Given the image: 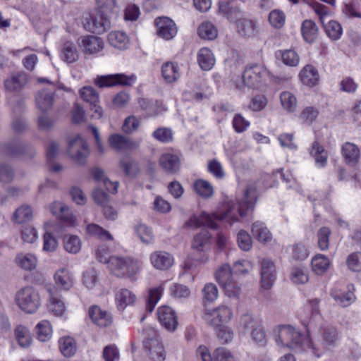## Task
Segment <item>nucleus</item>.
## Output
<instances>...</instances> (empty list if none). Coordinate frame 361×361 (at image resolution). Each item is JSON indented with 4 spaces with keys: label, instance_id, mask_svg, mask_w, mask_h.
Segmentation results:
<instances>
[{
    "label": "nucleus",
    "instance_id": "1",
    "mask_svg": "<svg viewBox=\"0 0 361 361\" xmlns=\"http://www.w3.org/2000/svg\"><path fill=\"white\" fill-rule=\"evenodd\" d=\"M256 202V187L250 184L247 186L243 197L237 204L233 202H228L225 206L224 211L221 214L210 215L202 212L199 216L192 215L185 223V226L190 228L205 226L212 229H216V221H225L232 224L238 221L239 216H244L247 214V211L252 210Z\"/></svg>",
    "mask_w": 361,
    "mask_h": 361
},
{
    "label": "nucleus",
    "instance_id": "2",
    "mask_svg": "<svg viewBox=\"0 0 361 361\" xmlns=\"http://www.w3.org/2000/svg\"><path fill=\"white\" fill-rule=\"evenodd\" d=\"M274 338L281 348L306 350L314 349L312 341L291 325H279L274 329Z\"/></svg>",
    "mask_w": 361,
    "mask_h": 361
},
{
    "label": "nucleus",
    "instance_id": "3",
    "mask_svg": "<svg viewBox=\"0 0 361 361\" xmlns=\"http://www.w3.org/2000/svg\"><path fill=\"white\" fill-rule=\"evenodd\" d=\"M141 262L130 257L111 256L109 259V269L117 277L135 281L141 269Z\"/></svg>",
    "mask_w": 361,
    "mask_h": 361
},
{
    "label": "nucleus",
    "instance_id": "4",
    "mask_svg": "<svg viewBox=\"0 0 361 361\" xmlns=\"http://www.w3.org/2000/svg\"><path fill=\"white\" fill-rule=\"evenodd\" d=\"M15 302L24 312L33 314L41 306V298L38 290L32 286L20 288L15 295Z\"/></svg>",
    "mask_w": 361,
    "mask_h": 361
},
{
    "label": "nucleus",
    "instance_id": "5",
    "mask_svg": "<svg viewBox=\"0 0 361 361\" xmlns=\"http://www.w3.org/2000/svg\"><path fill=\"white\" fill-rule=\"evenodd\" d=\"M145 338L143 341L144 348L154 361H164L166 352L157 331L148 326L143 330Z\"/></svg>",
    "mask_w": 361,
    "mask_h": 361
},
{
    "label": "nucleus",
    "instance_id": "6",
    "mask_svg": "<svg viewBox=\"0 0 361 361\" xmlns=\"http://www.w3.org/2000/svg\"><path fill=\"white\" fill-rule=\"evenodd\" d=\"M268 70L261 65L247 66L243 75V81L248 87L260 89L265 86L269 78Z\"/></svg>",
    "mask_w": 361,
    "mask_h": 361
},
{
    "label": "nucleus",
    "instance_id": "7",
    "mask_svg": "<svg viewBox=\"0 0 361 361\" xmlns=\"http://www.w3.org/2000/svg\"><path fill=\"white\" fill-rule=\"evenodd\" d=\"M82 26L92 33H104L111 27L110 16L99 10L94 15L86 14L83 17Z\"/></svg>",
    "mask_w": 361,
    "mask_h": 361
},
{
    "label": "nucleus",
    "instance_id": "8",
    "mask_svg": "<svg viewBox=\"0 0 361 361\" xmlns=\"http://www.w3.org/2000/svg\"><path fill=\"white\" fill-rule=\"evenodd\" d=\"M233 317V312L231 307L222 304L204 312L203 319L211 326L227 324Z\"/></svg>",
    "mask_w": 361,
    "mask_h": 361
},
{
    "label": "nucleus",
    "instance_id": "9",
    "mask_svg": "<svg viewBox=\"0 0 361 361\" xmlns=\"http://www.w3.org/2000/svg\"><path fill=\"white\" fill-rule=\"evenodd\" d=\"M67 151L70 157L78 164H84L90 154L87 142L79 135L68 138Z\"/></svg>",
    "mask_w": 361,
    "mask_h": 361
},
{
    "label": "nucleus",
    "instance_id": "10",
    "mask_svg": "<svg viewBox=\"0 0 361 361\" xmlns=\"http://www.w3.org/2000/svg\"><path fill=\"white\" fill-rule=\"evenodd\" d=\"M136 75H130L123 73L110 74L97 76L94 79V84L100 87H110L116 85L131 86L136 81Z\"/></svg>",
    "mask_w": 361,
    "mask_h": 361
},
{
    "label": "nucleus",
    "instance_id": "11",
    "mask_svg": "<svg viewBox=\"0 0 361 361\" xmlns=\"http://www.w3.org/2000/svg\"><path fill=\"white\" fill-rule=\"evenodd\" d=\"M320 300L318 298L310 299L307 301L306 308L310 311L311 317L310 319L303 318L301 316L302 324L307 328V331L310 333L317 328L319 324L323 322V319L319 310Z\"/></svg>",
    "mask_w": 361,
    "mask_h": 361
},
{
    "label": "nucleus",
    "instance_id": "12",
    "mask_svg": "<svg viewBox=\"0 0 361 361\" xmlns=\"http://www.w3.org/2000/svg\"><path fill=\"white\" fill-rule=\"evenodd\" d=\"M157 35L164 40L173 39L178 32L174 21L168 17H158L154 20Z\"/></svg>",
    "mask_w": 361,
    "mask_h": 361
},
{
    "label": "nucleus",
    "instance_id": "13",
    "mask_svg": "<svg viewBox=\"0 0 361 361\" xmlns=\"http://www.w3.org/2000/svg\"><path fill=\"white\" fill-rule=\"evenodd\" d=\"M211 235L207 231H202L194 236L192 241V249L199 253L201 256L197 259L200 262H206L209 257L207 252L209 250Z\"/></svg>",
    "mask_w": 361,
    "mask_h": 361
},
{
    "label": "nucleus",
    "instance_id": "14",
    "mask_svg": "<svg viewBox=\"0 0 361 361\" xmlns=\"http://www.w3.org/2000/svg\"><path fill=\"white\" fill-rule=\"evenodd\" d=\"M47 291L49 295L47 304L49 312L56 317L63 316L66 311V307L61 295L55 288L48 287Z\"/></svg>",
    "mask_w": 361,
    "mask_h": 361
},
{
    "label": "nucleus",
    "instance_id": "15",
    "mask_svg": "<svg viewBox=\"0 0 361 361\" xmlns=\"http://www.w3.org/2000/svg\"><path fill=\"white\" fill-rule=\"evenodd\" d=\"M108 141L109 146L117 152L133 151L139 147V145L130 138L118 133L111 135Z\"/></svg>",
    "mask_w": 361,
    "mask_h": 361
},
{
    "label": "nucleus",
    "instance_id": "16",
    "mask_svg": "<svg viewBox=\"0 0 361 361\" xmlns=\"http://www.w3.org/2000/svg\"><path fill=\"white\" fill-rule=\"evenodd\" d=\"M88 314L92 323L100 328L109 327L113 323L111 314L97 305L91 306Z\"/></svg>",
    "mask_w": 361,
    "mask_h": 361
},
{
    "label": "nucleus",
    "instance_id": "17",
    "mask_svg": "<svg viewBox=\"0 0 361 361\" xmlns=\"http://www.w3.org/2000/svg\"><path fill=\"white\" fill-rule=\"evenodd\" d=\"M157 316L161 324L169 331H174L178 324L175 311L170 307L164 305L159 307Z\"/></svg>",
    "mask_w": 361,
    "mask_h": 361
},
{
    "label": "nucleus",
    "instance_id": "18",
    "mask_svg": "<svg viewBox=\"0 0 361 361\" xmlns=\"http://www.w3.org/2000/svg\"><path fill=\"white\" fill-rule=\"evenodd\" d=\"M276 279V269L274 262L269 259L261 262V283L264 289H270Z\"/></svg>",
    "mask_w": 361,
    "mask_h": 361
},
{
    "label": "nucleus",
    "instance_id": "19",
    "mask_svg": "<svg viewBox=\"0 0 361 361\" xmlns=\"http://www.w3.org/2000/svg\"><path fill=\"white\" fill-rule=\"evenodd\" d=\"M59 54L61 59L68 64L76 62L80 57V52L77 46L70 40L61 43L59 48Z\"/></svg>",
    "mask_w": 361,
    "mask_h": 361
},
{
    "label": "nucleus",
    "instance_id": "20",
    "mask_svg": "<svg viewBox=\"0 0 361 361\" xmlns=\"http://www.w3.org/2000/svg\"><path fill=\"white\" fill-rule=\"evenodd\" d=\"M152 265L159 270H167L173 264V257L165 251H155L149 256Z\"/></svg>",
    "mask_w": 361,
    "mask_h": 361
},
{
    "label": "nucleus",
    "instance_id": "21",
    "mask_svg": "<svg viewBox=\"0 0 361 361\" xmlns=\"http://www.w3.org/2000/svg\"><path fill=\"white\" fill-rule=\"evenodd\" d=\"M354 290V286L353 284H349L347 286L346 290L335 289L331 291V295L338 305L342 307H348L355 300Z\"/></svg>",
    "mask_w": 361,
    "mask_h": 361
},
{
    "label": "nucleus",
    "instance_id": "22",
    "mask_svg": "<svg viewBox=\"0 0 361 361\" xmlns=\"http://www.w3.org/2000/svg\"><path fill=\"white\" fill-rule=\"evenodd\" d=\"M27 81V75L24 72H18L12 74L5 80L4 87L7 91L18 92L25 86Z\"/></svg>",
    "mask_w": 361,
    "mask_h": 361
},
{
    "label": "nucleus",
    "instance_id": "23",
    "mask_svg": "<svg viewBox=\"0 0 361 361\" xmlns=\"http://www.w3.org/2000/svg\"><path fill=\"white\" fill-rule=\"evenodd\" d=\"M341 154L344 157L345 163L349 166H355L360 161V149L352 142H346L342 145Z\"/></svg>",
    "mask_w": 361,
    "mask_h": 361
},
{
    "label": "nucleus",
    "instance_id": "24",
    "mask_svg": "<svg viewBox=\"0 0 361 361\" xmlns=\"http://www.w3.org/2000/svg\"><path fill=\"white\" fill-rule=\"evenodd\" d=\"M159 164L163 170L170 174L177 173L180 167L179 157L173 154L166 153L159 157Z\"/></svg>",
    "mask_w": 361,
    "mask_h": 361
},
{
    "label": "nucleus",
    "instance_id": "25",
    "mask_svg": "<svg viewBox=\"0 0 361 361\" xmlns=\"http://www.w3.org/2000/svg\"><path fill=\"white\" fill-rule=\"evenodd\" d=\"M80 45L85 54H95L103 49L104 42L99 37L85 36L82 38Z\"/></svg>",
    "mask_w": 361,
    "mask_h": 361
},
{
    "label": "nucleus",
    "instance_id": "26",
    "mask_svg": "<svg viewBox=\"0 0 361 361\" xmlns=\"http://www.w3.org/2000/svg\"><path fill=\"white\" fill-rule=\"evenodd\" d=\"M55 283L64 290H69L74 284L73 277L66 268L59 269L54 275Z\"/></svg>",
    "mask_w": 361,
    "mask_h": 361
},
{
    "label": "nucleus",
    "instance_id": "27",
    "mask_svg": "<svg viewBox=\"0 0 361 361\" xmlns=\"http://www.w3.org/2000/svg\"><path fill=\"white\" fill-rule=\"evenodd\" d=\"M299 78L305 85L313 87L316 85L319 80L318 71L312 65H306L300 71Z\"/></svg>",
    "mask_w": 361,
    "mask_h": 361
},
{
    "label": "nucleus",
    "instance_id": "28",
    "mask_svg": "<svg viewBox=\"0 0 361 361\" xmlns=\"http://www.w3.org/2000/svg\"><path fill=\"white\" fill-rule=\"evenodd\" d=\"M161 76L166 83L176 82L180 76V68L176 63L166 62L161 66Z\"/></svg>",
    "mask_w": 361,
    "mask_h": 361
},
{
    "label": "nucleus",
    "instance_id": "29",
    "mask_svg": "<svg viewBox=\"0 0 361 361\" xmlns=\"http://www.w3.org/2000/svg\"><path fill=\"white\" fill-rule=\"evenodd\" d=\"M109 44L115 49L125 50L129 47L130 39L124 32L113 31L108 35Z\"/></svg>",
    "mask_w": 361,
    "mask_h": 361
},
{
    "label": "nucleus",
    "instance_id": "30",
    "mask_svg": "<svg viewBox=\"0 0 361 361\" xmlns=\"http://www.w3.org/2000/svg\"><path fill=\"white\" fill-rule=\"evenodd\" d=\"M219 13L222 14L231 22H235L243 16L241 11L232 3L221 1L219 4Z\"/></svg>",
    "mask_w": 361,
    "mask_h": 361
},
{
    "label": "nucleus",
    "instance_id": "31",
    "mask_svg": "<svg viewBox=\"0 0 361 361\" xmlns=\"http://www.w3.org/2000/svg\"><path fill=\"white\" fill-rule=\"evenodd\" d=\"M54 93L47 90H42L36 96V105L42 112L50 110L54 104Z\"/></svg>",
    "mask_w": 361,
    "mask_h": 361
},
{
    "label": "nucleus",
    "instance_id": "32",
    "mask_svg": "<svg viewBox=\"0 0 361 361\" xmlns=\"http://www.w3.org/2000/svg\"><path fill=\"white\" fill-rule=\"evenodd\" d=\"M197 62L202 70L209 71L215 64V58L209 49L204 47L197 54Z\"/></svg>",
    "mask_w": 361,
    "mask_h": 361
},
{
    "label": "nucleus",
    "instance_id": "33",
    "mask_svg": "<svg viewBox=\"0 0 361 361\" xmlns=\"http://www.w3.org/2000/svg\"><path fill=\"white\" fill-rule=\"evenodd\" d=\"M115 300L118 308L123 310L127 306L134 304L136 296L128 289L123 288L116 293Z\"/></svg>",
    "mask_w": 361,
    "mask_h": 361
},
{
    "label": "nucleus",
    "instance_id": "34",
    "mask_svg": "<svg viewBox=\"0 0 361 361\" xmlns=\"http://www.w3.org/2000/svg\"><path fill=\"white\" fill-rule=\"evenodd\" d=\"M91 174L96 181H102L106 189L113 194L118 192V182H112L105 177L104 171L98 167H94L91 170Z\"/></svg>",
    "mask_w": 361,
    "mask_h": 361
},
{
    "label": "nucleus",
    "instance_id": "35",
    "mask_svg": "<svg viewBox=\"0 0 361 361\" xmlns=\"http://www.w3.org/2000/svg\"><path fill=\"white\" fill-rule=\"evenodd\" d=\"M310 154L314 159L318 167H324L327 163L328 153L324 148L315 141L312 143Z\"/></svg>",
    "mask_w": 361,
    "mask_h": 361
},
{
    "label": "nucleus",
    "instance_id": "36",
    "mask_svg": "<svg viewBox=\"0 0 361 361\" xmlns=\"http://www.w3.org/2000/svg\"><path fill=\"white\" fill-rule=\"evenodd\" d=\"M16 262L23 269L32 271L37 267V259L30 253H19L16 257Z\"/></svg>",
    "mask_w": 361,
    "mask_h": 361
},
{
    "label": "nucleus",
    "instance_id": "37",
    "mask_svg": "<svg viewBox=\"0 0 361 361\" xmlns=\"http://www.w3.org/2000/svg\"><path fill=\"white\" fill-rule=\"evenodd\" d=\"M59 346L61 353L67 357L74 355L77 350L76 342L71 336H63L59 338Z\"/></svg>",
    "mask_w": 361,
    "mask_h": 361
},
{
    "label": "nucleus",
    "instance_id": "38",
    "mask_svg": "<svg viewBox=\"0 0 361 361\" xmlns=\"http://www.w3.org/2000/svg\"><path fill=\"white\" fill-rule=\"evenodd\" d=\"M312 271L322 275L329 269L331 262L329 259L322 254L316 255L311 261Z\"/></svg>",
    "mask_w": 361,
    "mask_h": 361
},
{
    "label": "nucleus",
    "instance_id": "39",
    "mask_svg": "<svg viewBox=\"0 0 361 361\" xmlns=\"http://www.w3.org/2000/svg\"><path fill=\"white\" fill-rule=\"evenodd\" d=\"M253 236L259 242L266 243L271 240V234L262 222L253 223L251 228Z\"/></svg>",
    "mask_w": 361,
    "mask_h": 361
},
{
    "label": "nucleus",
    "instance_id": "40",
    "mask_svg": "<svg viewBox=\"0 0 361 361\" xmlns=\"http://www.w3.org/2000/svg\"><path fill=\"white\" fill-rule=\"evenodd\" d=\"M301 32L304 39L312 43L317 37L318 28L312 20H305L302 24Z\"/></svg>",
    "mask_w": 361,
    "mask_h": 361
},
{
    "label": "nucleus",
    "instance_id": "41",
    "mask_svg": "<svg viewBox=\"0 0 361 361\" xmlns=\"http://www.w3.org/2000/svg\"><path fill=\"white\" fill-rule=\"evenodd\" d=\"M290 279L295 284H305L309 281V273L306 267H293L291 269Z\"/></svg>",
    "mask_w": 361,
    "mask_h": 361
},
{
    "label": "nucleus",
    "instance_id": "42",
    "mask_svg": "<svg viewBox=\"0 0 361 361\" xmlns=\"http://www.w3.org/2000/svg\"><path fill=\"white\" fill-rule=\"evenodd\" d=\"M280 102L283 109L287 112H293L297 109L298 102L295 96L289 91L280 94Z\"/></svg>",
    "mask_w": 361,
    "mask_h": 361
},
{
    "label": "nucleus",
    "instance_id": "43",
    "mask_svg": "<svg viewBox=\"0 0 361 361\" xmlns=\"http://www.w3.org/2000/svg\"><path fill=\"white\" fill-rule=\"evenodd\" d=\"M164 288L162 284L157 287L151 288L149 290V295L147 300L146 310L149 312H152L159 300H160Z\"/></svg>",
    "mask_w": 361,
    "mask_h": 361
},
{
    "label": "nucleus",
    "instance_id": "44",
    "mask_svg": "<svg viewBox=\"0 0 361 361\" xmlns=\"http://www.w3.org/2000/svg\"><path fill=\"white\" fill-rule=\"evenodd\" d=\"M15 337L19 345L22 348H27L31 345L32 338L29 329L22 325L15 329Z\"/></svg>",
    "mask_w": 361,
    "mask_h": 361
},
{
    "label": "nucleus",
    "instance_id": "45",
    "mask_svg": "<svg viewBox=\"0 0 361 361\" xmlns=\"http://www.w3.org/2000/svg\"><path fill=\"white\" fill-rule=\"evenodd\" d=\"M235 22L236 23L238 32L242 35L251 36L255 34L256 25L252 20L243 18L241 16Z\"/></svg>",
    "mask_w": 361,
    "mask_h": 361
},
{
    "label": "nucleus",
    "instance_id": "46",
    "mask_svg": "<svg viewBox=\"0 0 361 361\" xmlns=\"http://www.w3.org/2000/svg\"><path fill=\"white\" fill-rule=\"evenodd\" d=\"M63 247L66 252L71 254H77L81 250L82 243L78 236L67 235L63 238Z\"/></svg>",
    "mask_w": 361,
    "mask_h": 361
},
{
    "label": "nucleus",
    "instance_id": "47",
    "mask_svg": "<svg viewBox=\"0 0 361 361\" xmlns=\"http://www.w3.org/2000/svg\"><path fill=\"white\" fill-rule=\"evenodd\" d=\"M216 332V336L223 343H230L233 337L234 332L231 327L226 324H221L212 326Z\"/></svg>",
    "mask_w": 361,
    "mask_h": 361
},
{
    "label": "nucleus",
    "instance_id": "48",
    "mask_svg": "<svg viewBox=\"0 0 361 361\" xmlns=\"http://www.w3.org/2000/svg\"><path fill=\"white\" fill-rule=\"evenodd\" d=\"M58 151V145L55 142H51L47 147V158L49 169L53 172H59L62 170L63 166L59 164L52 163Z\"/></svg>",
    "mask_w": 361,
    "mask_h": 361
},
{
    "label": "nucleus",
    "instance_id": "49",
    "mask_svg": "<svg viewBox=\"0 0 361 361\" xmlns=\"http://www.w3.org/2000/svg\"><path fill=\"white\" fill-rule=\"evenodd\" d=\"M198 35L204 39L212 40L217 37V30L210 22H204L197 30Z\"/></svg>",
    "mask_w": 361,
    "mask_h": 361
},
{
    "label": "nucleus",
    "instance_id": "50",
    "mask_svg": "<svg viewBox=\"0 0 361 361\" xmlns=\"http://www.w3.org/2000/svg\"><path fill=\"white\" fill-rule=\"evenodd\" d=\"M87 233L101 240H112L113 237L109 231L96 224H90L86 227Z\"/></svg>",
    "mask_w": 361,
    "mask_h": 361
},
{
    "label": "nucleus",
    "instance_id": "51",
    "mask_svg": "<svg viewBox=\"0 0 361 361\" xmlns=\"http://www.w3.org/2000/svg\"><path fill=\"white\" fill-rule=\"evenodd\" d=\"M37 338L41 341H49L52 335V328L48 320H42L37 326Z\"/></svg>",
    "mask_w": 361,
    "mask_h": 361
},
{
    "label": "nucleus",
    "instance_id": "52",
    "mask_svg": "<svg viewBox=\"0 0 361 361\" xmlns=\"http://www.w3.org/2000/svg\"><path fill=\"white\" fill-rule=\"evenodd\" d=\"M194 189L200 196L204 198L210 197L214 192L212 185L208 181L202 179L195 182Z\"/></svg>",
    "mask_w": 361,
    "mask_h": 361
},
{
    "label": "nucleus",
    "instance_id": "53",
    "mask_svg": "<svg viewBox=\"0 0 361 361\" xmlns=\"http://www.w3.org/2000/svg\"><path fill=\"white\" fill-rule=\"evenodd\" d=\"M215 279L221 286H223L227 283L231 281L233 279L230 266L228 264H223L220 267L215 273Z\"/></svg>",
    "mask_w": 361,
    "mask_h": 361
},
{
    "label": "nucleus",
    "instance_id": "54",
    "mask_svg": "<svg viewBox=\"0 0 361 361\" xmlns=\"http://www.w3.org/2000/svg\"><path fill=\"white\" fill-rule=\"evenodd\" d=\"M202 293L204 302H213L218 298V288L213 283H207L204 286Z\"/></svg>",
    "mask_w": 361,
    "mask_h": 361
},
{
    "label": "nucleus",
    "instance_id": "55",
    "mask_svg": "<svg viewBox=\"0 0 361 361\" xmlns=\"http://www.w3.org/2000/svg\"><path fill=\"white\" fill-rule=\"evenodd\" d=\"M120 167L125 174L128 176H134L139 171L137 164L128 157H123L120 161Z\"/></svg>",
    "mask_w": 361,
    "mask_h": 361
},
{
    "label": "nucleus",
    "instance_id": "56",
    "mask_svg": "<svg viewBox=\"0 0 361 361\" xmlns=\"http://www.w3.org/2000/svg\"><path fill=\"white\" fill-rule=\"evenodd\" d=\"M13 218L18 224L28 221L32 218V210L30 206L23 205L16 210Z\"/></svg>",
    "mask_w": 361,
    "mask_h": 361
},
{
    "label": "nucleus",
    "instance_id": "57",
    "mask_svg": "<svg viewBox=\"0 0 361 361\" xmlns=\"http://www.w3.org/2000/svg\"><path fill=\"white\" fill-rule=\"evenodd\" d=\"M80 95L86 102L92 104H98L99 102V95L98 92L91 86H85L80 89Z\"/></svg>",
    "mask_w": 361,
    "mask_h": 361
},
{
    "label": "nucleus",
    "instance_id": "58",
    "mask_svg": "<svg viewBox=\"0 0 361 361\" xmlns=\"http://www.w3.org/2000/svg\"><path fill=\"white\" fill-rule=\"evenodd\" d=\"M99 10L108 15L116 13L118 11L117 0H96Z\"/></svg>",
    "mask_w": 361,
    "mask_h": 361
},
{
    "label": "nucleus",
    "instance_id": "59",
    "mask_svg": "<svg viewBox=\"0 0 361 361\" xmlns=\"http://www.w3.org/2000/svg\"><path fill=\"white\" fill-rule=\"evenodd\" d=\"M282 61L288 66H297L300 62L298 54L293 49L280 51Z\"/></svg>",
    "mask_w": 361,
    "mask_h": 361
},
{
    "label": "nucleus",
    "instance_id": "60",
    "mask_svg": "<svg viewBox=\"0 0 361 361\" xmlns=\"http://www.w3.org/2000/svg\"><path fill=\"white\" fill-rule=\"evenodd\" d=\"M331 231L328 227H322L317 232L318 246L321 250H326L329 247V238Z\"/></svg>",
    "mask_w": 361,
    "mask_h": 361
},
{
    "label": "nucleus",
    "instance_id": "61",
    "mask_svg": "<svg viewBox=\"0 0 361 361\" xmlns=\"http://www.w3.org/2000/svg\"><path fill=\"white\" fill-rule=\"evenodd\" d=\"M170 295L178 299L186 298L190 294L189 288L180 283H174L169 288Z\"/></svg>",
    "mask_w": 361,
    "mask_h": 361
},
{
    "label": "nucleus",
    "instance_id": "62",
    "mask_svg": "<svg viewBox=\"0 0 361 361\" xmlns=\"http://www.w3.org/2000/svg\"><path fill=\"white\" fill-rule=\"evenodd\" d=\"M325 31L329 37L333 40L339 39L343 32L341 25L334 20H330L325 25Z\"/></svg>",
    "mask_w": 361,
    "mask_h": 361
},
{
    "label": "nucleus",
    "instance_id": "63",
    "mask_svg": "<svg viewBox=\"0 0 361 361\" xmlns=\"http://www.w3.org/2000/svg\"><path fill=\"white\" fill-rule=\"evenodd\" d=\"M348 268L352 271H361V252H355L350 254L346 259Z\"/></svg>",
    "mask_w": 361,
    "mask_h": 361
},
{
    "label": "nucleus",
    "instance_id": "64",
    "mask_svg": "<svg viewBox=\"0 0 361 361\" xmlns=\"http://www.w3.org/2000/svg\"><path fill=\"white\" fill-rule=\"evenodd\" d=\"M214 361H238V359L228 349L219 348L214 351Z\"/></svg>",
    "mask_w": 361,
    "mask_h": 361
}]
</instances>
